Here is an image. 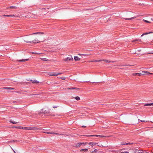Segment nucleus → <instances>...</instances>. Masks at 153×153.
<instances>
[{"label": "nucleus", "instance_id": "nucleus-15", "mask_svg": "<svg viewBox=\"0 0 153 153\" xmlns=\"http://www.w3.org/2000/svg\"><path fill=\"white\" fill-rule=\"evenodd\" d=\"M102 61H105L106 62H108V63L114 62H115V61H109V60H106V59H102Z\"/></svg>", "mask_w": 153, "mask_h": 153}, {"label": "nucleus", "instance_id": "nucleus-20", "mask_svg": "<svg viewBox=\"0 0 153 153\" xmlns=\"http://www.w3.org/2000/svg\"><path fill=\"white\" fill-rule=\"evenodd\" d=\"M136 18V17H131V18H125V19L126 20H131L132 19H133Z\"/></svg>", "mask_w": 153, "mask_h": 153}, {"label": "nucleus", "instance_id": "nucleus-37", "mask_svg": "<svg viewBox=\"0 0 153 153\" xmlns=\"http://www.w3.org/2000/svg\"><path fill=\"white\" fill-rule=\"evenodd\" d=\"M31 53H32V54H38H38H41V53H37L34 52H31Z\"/></svg>", "mask_w": 153, "mask_h": 153}, {"label": "nucleus", "instance_id": "nucleus-38", "mask_svg": "<svg viewBox=\"0 0 153 153\" xmlns=\"http://www.w3.org/2000/svg\"><path fill=\"white\" fill-rule=\"evenodd\" d=\"M119 66H134V65H118Z\"/></svg>", "mask_w": 153, "mask_h": 153}, {"label": "nucleus", "instance_id": "nucleus-59", "mask_svg": "<svg viewBox=\"0 0 153 153\" xmlns=\"http://www.w3.org/2000/svg\"><path fill=\"white\" fill-rule=\"evenodd\" d=\"M150 122H152V123H153V122H152V121H150Z\"/></svg>", "mask_w": 153, "mask_h": 153}, {"label": "nucleus", "instance_id": "nucleus-13", "mask_svg": "<svg viewBox=\"0 0 153 153\" xmlns=\"http://www.w3.org/2000/svg\"><path fill=\"white\" fill-rule=\"evenodd\" d=\"M132 75L133 76L138 75V76H140L141 75H142V74H141V73H133V74H132Z\"/></svg>", "mask_w": 153, "mask_h": 153}, {"label": "nucleus", "instance_id": "nucleus-26", "mask_svg": "<svg viewBox=\"0 0 153 153\" xmlns=\"http://www.w3.org/2000/svg\"><path fill=\"white\" fill-rule=\"evenodd\" d=\"M137 41H139L140 42H141V41L140 39H136L135 40H133V41H132V42H136Z\"/></svg>", "mask_w": 153, "mask_h": 153}, {"label": "nucleus", "instance_id": "nucleus-47", "mask_svg": "<svg viewBox=\"0 0 153 153\" xmlns=\"http://www.w3.org/2000/svg\"><path fill=\"white\" fill-rule=\"evenodd\" d=\"M13 127V128H19V126H17V127L14 126V127Z\"/></svg>", "mask_w": 153, "mask_h": 153}, {"label": "nucleus", "instance_id": "nucleus-60", "mask_svg": "<svg viewBox=\"0 0 153 153\" xmlns=\"http://www.w3.org/2000/svg\"><path fill=\"white\" fill-rule=\"evenodd\" d=\"M92 83H95V82H92Z\"/></svg>", "mask_w": 153, "mask_h": 153}, {"label": "nucleus", "instance_id": "nucleus-16", "mask_svg": "<svg viewBox=\"0 0 153 153\" xmlns=\"http://www.w3.org/2000/svg\"><path fill=\"white\" fill-rule=\"evenodd\" d=\"M30 81H31L33 83H39V82L38 81H37V80H34L33 81L32 80H30Z\"/></svg>", "mask_w": 153, "mask_h": 153}, {"label": "nucleus", "instance_id": "nucleus-34", "mask_svg": "<svg viewBox=\"0 0 153 153\" xmlns=\"http://www.w3.org/2000/svg\"><path fill=\"white\" fill-rule=\"evenodd\" d=\"M33 127H27V128H27V130H33Z\"/></svg>", "mask_w": 153, "mask_h": 153}, {"label": "nucleus", "instance_id": "nucleus-61", "mask_svg": "<svg viewBox=\"0 0 153 153\" xmlns=\"http://www.w3.org/2000/svg\"><path fill=\"white\" fill-rule=\"evenodd\" d=\"M85 82H89V81H88V82H87V81H86Z\"/></svg>", "mask_w": 153, "mask_h": 153}, {"label": "nucleus", "instance_id": "nucleus-39", "mask_svg": "<svg viewBox=\"0 0 153 153\" xmlns=\"http://www.w3.org/2000/svg\"><path fill=\"white\" fill-rule=\"evenodd\" d=\"M101 61H102V60H95L94 61L95 62H100Z\"/></svg>", "mask_w": 153, "mask_h": 153}, {"label": "nucleus", "instance_id": "nucleus-23", "mask_svg": "<svg viewBox=\"0 0 153 153\" xmlns=\"http://www.w3.org/2000/svg\"><path fill=\"white\" fill-rule=\"evenodd\" d=\"M153 33V32H149V33H143L141 36H144V35H147V34H148L149 33Z\"/></svg>", "mask_w": 153, "mask_h": 153}, {"label": "nucleus", "instance_id": "nucleus-57", "mask_svg": "<svg viewBox=\"0 0 153 153\" xmlns=\"http://www.w3.org/2000/svg\"><path fill=\"white\" fill-rule=\"evenodd\" d=\"M46 13H44V15H45V14H46Z\"/></svg>", "mask_w": 153, "mask_h": 153}, {"label": "nucleus", "instance_id": "nucleus-17", "mask_svg": "<svg viewBox=\"0 0 153 153\" xmlns=\"http://www.w3.org/2000/svg\"><path fill=\"white\" fill-rule=\"evenodd\" d=\"M68 89L69 90H73V89H76V90H79V88H68Z\"/></svg>", "mask_w": 153, "mask_h": 153}, {"label": "nucleus", "instance_id": "nucleus-25", "mask_svg": "<svg viewBox=\"0 0 153 153\" xmlns=\"http://www.w3.org/2000/svg\"><path fill=\"white\" fill-rule=\"evenodd\" d=\"M88 151V149H81L80 150V152L83 151V152H86Z\"/></svg>", "mask_w": 153, "mask_h": 153}, {"label": "nucleus", "instance_id": "nucleus-50", "mask_svg": "<svg viewBox=\"0 0 153 153\" xmlns=\"http://www.w3.org/2000/svg\"><path fill=\"white\" fill-rule=\"evenodd\" d=\"M148 121L146 120H146H143L142 122H147Z\"/></svg>", "mask_w": 153, "mask_h": 153}, {"label": "nucleus", "instance_id": "nucleus-46", "mask_svg": "<svg viewBox=\"0 0 153 153\" xmlns=\"http://www.w3.org/2000/svg\"><path fill=\"white\" fill-rule=\"evenodd\" d=\"M40 94H31V95H40Z\"/></svg>", "mask_w": 153, "mask_h": 153}, {"label": "nucleus", "instance_id": "nucleus-43", "mask_svg": "<svg viewBox=\"0 0 153 153\" xmlns=\"http://www.w3.org/2000/svg\"><path fill=\"white\" fill-rule=\"evenodd\" d=\"M97 149H94V151H93L92 152H92V153H93V152H95V153H96L97 152Z\"/></svg>", "mask_w": 153, "mask_h": 153}, {"label": "nucleus", "instance_id": "nucleus-35", "mask_svg": "<svg viewBox=\"0 0 153 153\" xmlns=\"http://www.w3.org/2000/svg\"><path fill=\"white\" fill-rule=\"evenodd\" d=\"M2 47H4V48H5L6 50H7V48H8V46H7L6 45H4V46L2 45Z\"/></svg>", "mask_w": 153, "mask_h": 153}, {"label": "nucleus", "instance_id": "nucleus-6", "mask_svg": "<svg viewBox=\"0 0 153 153\" xmlns=\"http://www.w3.org/2000/svg\"><path fill=\"white\" fill-rule=\"evenodd\" d=\"M62 74V73H59L58 74H55L53 73H49L48 74V75L51 76H57L58 75H60Z\"/></svg>", "mask_w": 153, "mask_h": 153}, {"label": "nucleus", "instance_id": "nucleus-51", "mask_svg": "<svg viewBox=\"0 0 153 153\" xmlns=\"http://www.w3.org/2000/svg\"><path fill=\"white\" fill-rule=\"evenodd\" d=\"M79 55H84V56H86L87 55L86 54H79Z\"/></svg>", "mask_w": 153, "mask_h": 153}, {"label": "nucleus", "instance_id": "nucleus-11", "mask_svg": "<svg viewBox=\"0 0 153 153\" xmlns=\"http://www.w3.org/2000/svg\"><path fill=\"white\" fill-rule=\"evenodd\" d=\"M42 132H43V131ZM43 132L47 134H60L59 133H54V132ZM60 134L62 135V134Z\"/></svg>", "mask_w": 153, "mask_h": 153}, {"label": "nucleus", "instance_id": "nucleus-28", "mask_svg": "<svg viewBox=\"0 0 153 153\" xmlns=\"http://www.w3.org/2000/svg\"><path fill=\"white\" fill-rule=\"evenodd\" d=\"M43 61H50V60H48L46 58H42L41 59Z\"/></svg>", "mask_w": 153, "mask_h": 153}, {"label": "nucleus", "instance_id": "nucleus-5", "mask_svg": "<svg viewBox=\"0 0 153 153\" xmlns=\"http://www.w3.org/2000/svg\"><path fill=\"white\" fill-rule=\"evenodd\" d=\"M27 15H26V14H21L20 15H21V16L22 17H25V18H30L31 17V16L30 15L31 14L30 13H27Z\"/></svg>", "mask_w": 153, "mask_h": 153}, {"label": "nucleus", "instance_id": "nucleus-7", "mask_svg": "<svg viewBox=\"0 0 153 153\" xmlns=\"http://www.w3.org/2000/svg\"><path fill=\"white\" fill-rule=\"evenodd\" d=\"M134 153H142L143 151L142 150H138L137 149H133Z\"/></svg>", "mask_w": 153, "mask_h": 153}, {"label": "nucleus", "instance_id": "nucleus-24", "mask_svg": "<svg viewBox=\"0 0 153 153\" xmlns=\"http://www.w3.org/2000/svg\"><path fill=\"white\" fill-rule=\"evenodd\" d=\"M145 106H153V103H147L145 104Z\"/></svg>", "mask_w": 153, "mask_h": 153}, {"label": "nucleus", "instance_id": "nucleus-41", "mask_svg": "<svg viewBox=\"0 0 153 153\" xmlns=\"http://www.w3.org/2000/svg\"><path fill=\"white\" fill-rule=\"evenodd\" d=\"M61 79L62 80H65V78L64 77H61Z\"/></svg>", "mask_w": 153, "mask_h": 153}, {"label": "nucleus", "instance_id": "nucleus-4", "mask_svg": "<svg viewBox=\"0 0 153 153\" xmlns=\"http://www.w3.org/2000/svg\"><path fill=\"white\" fill-rule=\"evenodd\" d=\"M84 136H86L87 137H93V136H96V137H108L109 136H103V135H84Z\"/></svg>", "mask_w": 153, "mask_h": 153}, {"label": "nucleus", "instance_id": "nucleus-56", "mask_svg": "<svg viewBox=\"0 0 153 153\" xmlns=\"http://www.w3.org/2000/svg\"><path fill=\"white\" fill-rule=\"evenodd\" d=\"M151 20L152 21H153V19H151Z\"/></svg>", "mask_w": 153, "mask_h": 153}, {"label": "nucleus", "instance_id": "nucleus-54", "mask_svg": "<svg viewBox=\"0 0 153 153\" xmlns=\"http://www.w3.org/2000/svg\"><path fill=\"white\" fill-rule=\"evenodd\" d=\"M52 115L53 116H54L55 115V114H53Z\"/></svg>", "mask_w": 153, "mask_h": 153}, {"label": "nucleus", "instance_id": "nucleus-58", "mask_svg": "<svg viewBox=\"0 0 153 153\" xmlns=\"http://www.w3.org/2000/svg\"><path fill=\"white\" fill-rule=\"evenodd\" d=\"M150 54H153V53H150Z\"/></svg>", "mask_w": 153, "mask_h": 153}, {"label": "nucleus", "instance_id": "nucleus-31", "mask_svg": "<svg viewBox=\"0 0 153 153\" xmlns=\"http://www.w3.org/2000/svg\"><path fill=\"white\" fill-rule=\"evenodd\" d=\"M87 142H86V143H80V144H81V146L82 145H83V146H85V145H86V144H87Z\"/></svg>", "mask_w": 153, "mask_h": 153}, {"label": "nucleus", "instance_id": "nucleus-27", "mask_svg": "<svg viewBox=\"0 0 153 153\" xmlns=\"http://www.w3.org/2000/svg\"><path fill=\"white\" fill-rule=\"evenodd\" d=\"M17 8V7L15 6H10V7H8L7 8H11V9H16Z\"/></svg>", "mask_w": 153, "mask_h": 153}, {"label": "nucleus", "instance_id": "nucleus-18", "mask_svg": "<svg viewBox=\"0 0 153 153\" xmlns=\"http://www.w3.org/2000/svg\"><path fill=\"white\" fill-rule=\"evenodd\" d=\"M74 59L75 61H79L80 60V59L79 57H78L77 56H75L74 57Z\"/></svg>", "mask_w": 153, "mask_h": 153}, {"label": "nucleus", "instance_id": "nucleus-32", "mask_svg": "<svg viewBox=\"0 0 153 153\" xmlns=\"http://www.w3.org/2000/svg\"><path fill=\"white\" fill-rule=\"evenodd\" d=\"M27 128V127L20 126V129H27V128Z\"/></svg>", "mask_w": 153, "mask_h": 153}, {"label": "nucleus", "instance_id": "nucleus-30", "mask_svg": "<svg viewBox=\"0 0 153 153\" xmlns=\"http://www.w3.org/2000/svg\"><path fill=\"white\" fill-rule=\"evenodd\" d=\"M10 122L12 123H13V124H16V123H17V122H15L14 121H13V120H10Z\"/></svg>", "mask_w": 153, "mask_h": 153}, {"label": "nucleus", "instance_id": "nucleus-3", "mask_svg": "<svg viewBox=\"0 0 153 153\" xmlns=\"http://www.w3.org/2000/svg\"><path fill=\"white\" fill-rule=\"evenodd\" d=\"M63 60L65 61H69L71 60H72V61L73 60V59L71 56L70 55H69L67 58L64 59Z\"/></svg>", "mask_w": 153, "mask_h": 153}, {"label": "nucleus", "instance_id": "nucleus-40", "mask_svg": "<svg viewBox=\"0 0 153 153\" xmlns=\"http://www.w3.org/2000/svg\"><path fill=\"white\" fill-rule=\"evenodd\" d=\"M33 130H37L38 129H39V128H36V127H33Z\"/></svg>", "mask_w": 153, "mask_h": 153}, {"label": "nucleus", "instance_id": "nucleus-9", "mask_svg": "<svg viewBox=\"0 0 153 153\" xmlns=\"http://www.w3.org/2000/svg\"><path fill=\"white\" fill-rule=\"evenodd\" d=\"M80 146H81V144H80V143H75L73 145V146L74 147H75L76 148L79 147Z\"/></svg>", "mask_w": 153, "mask_h": 153}, {"label": "nucleus", "instance_id": "nucleus-48", "mask_svg": "<svg viewBox=\"0 0 153 153\" xmlns=\"http://www.w3.org/2000/svg\"><path fill=\"white\" fill-rule=\"evenodd\" d=\"M120 153H129V152H121Z\"/></svg>", "mask_w": 153, "mask_h": 153}, {"label": "nucleus", "instance_id": "nucleus-8", "mask_svg": "<svg viewBox=\"0 0 153 153\" xmlns=\"http://www.w3.org/2000/svg\"><path fill=\"white\" fill-rule=\"evenodd\" d=\"M41 110L42 111H40V112H39L38 113V114H42V113H43V114H46V113H49V112H48V111H47L46 110L43 111V109H42Z\"/></svg>", "mask_w": 153, "mask_h": 153}, {"label": "nucleus", "instance_id": "nucleus-14", "mask_svg": "<svg viewBox=\"0 0 153 153\" xmlns=\"http://www.w3.org/2000/svg\"><path fill=\"white\" fill-rule=\"evenodd\" d=\"M123 122L125 124H128V123L129 120L128 119H125L123 120Z\"/></svg>", "mask_w": 153, "mask_h": 153}, {"label": "nucleus", "instance_id": "nucleus-19", "mask_svg": "<svg viewBox=\"0 0 153 153\" xmlns=\"http://www.w3.org/2000/svg\"><path fill=\"white\" fill-rule=\"evenodd\" d=\"M88 144L89 145L91 146H93L94 145H96L97 144V143H94L93 142H90L88 143Z\"/></svg>", "mask_w": 153, "mask_h": 153}, {"label": "nucleus", "instance_id": "nucleus-49", "mask_svg": "<svg viewBox=\"0 0 153 153\" xmlns=\"http://www.w3.org/2000/svg\"><path fill=\"white\" fill-rule=\"evenodd\" d=\"M57 106H53V108H57Z\"/></svg>", "mask_w": 153, "mask_h": 153}, {"label": "nucleus", "instance_id": "nucleus-22", "mask_svg": "<svg viewBox=\"0 0 153 153\" xmlns=\"http://www.w3.org/2000/svg\"><path fill=\"white\" fill-rule=\"evenodd\" d=\"M44 33L43 32H37V33H32V34H44Z\"/></svg>", "mask_w": 153, "mask_h": 153}, {"label": "nucleus", "instance_id": "nucleus-1", "mask_svg": "<svg viewBox=\"0 0 153 153\" xmlns=\"http://www.w3.org/2000/svg\"><path fill=\"white\" fill-rule=\"evenodd\" d=\"M21 40L22 42H24L27 43H31L33 42L34 43H36L40 42V41L38 40H36L33 41L32 40V36H21Z\"/></svg>", "mask_w": 153, "mask_h": 153}, {"label": "nucleus", "instance_id": "nucleus-2", "mask_svg": "<svg viewBox=\"0 0 153 153\" xmlns=\"http://www.w3.org/2000/svg\"><path fill=\"white\" fill-rule=\"evenodd\" d=\"M143 120L138 119V117H136L133 120V123L137 124L139 123L142 122Z\"/></svg>", "mask_w": 153, "mask_h": 153}, {"label": "nucleus", "instance_id": "nucleus-36", "mask_svg": "<svg viewBox=\"0 0 153 153\" xmlns=\"http://www.w3.org/2000/svg\"><path fill=\"white\" fill-rule=\"evenodd\" d=\"M143 21L144 22H146V23H151V22H149L148 21H147V20H145V19H143Z\"/></svg>", "mask_w": 153, "mask_h": 153}, {"label": "nucleus", "instance_id": "nucleus-33", "mask_svg": "<svg viewBox=\"0 0 153 153\" xmlns=\"http://www.w3.org/2000/svg\"><path fill=\"white\" fill-rule=\"evenodd\" d=\"M75 98L77 100H80L79 97L78 96L75 97Z\"/></svg>", "mask_w": 153, "mask_h": 153}, {"label": "nucleus", "instance_id": "nucleus-45", "mask_svg": "<svg viewBox=\"0 0 153 153\" xmlns=\"http://www.w3.org/2000/svg\"><path fill=\"white\" fill-rule=\"evenodd\" d=\"M20 94H25V93H24L22 91H20Z\"/></svg>", "mask_w": 153, "mask_h": 153}, {"label": "nucleus", "instance_id": "nucleus-42", "mask_svg": "<svg viewBox=\"0 0 153 153\" xmlns=\"http://www.w3.org/2000/svg\"><path fill=\"white\" fill-rule=\"evenodd\" d=\"M3 16L6 17H10L9 15H3Z\"/></svg>", "mask_w": 153, "mask_h": 153}, {"label": "nucleus", "instance_id": "nucleus-44", "mask_svg": "<svg viewBox=\"0 0 153 153\" xmlns=\"http://www.w3.org/2000/svg\"><path fill=\"white\" fill-rule=\"evenodd\" d=\"M10 17H14L15 16L14 15H9Z\"/></svg>", "mask_w": 153, "mask_h": 153}, {"label": "nucleus", "instance_id": "nucleus-52", "mask_svg": "<svg viewBox=\"0 0 153 153\" xmlns=\"http://www.w3.org/2000/svg\"><path fill=\"white\" fill-rule=\"evenodd\" d=\"M82 127H83V128H85L86 127V126H82Z\"/></svg>", "mask_w": 153, "mask_h": 153}, {"label": "nucleus", "instance_id": "nucleus-12", "mask_svg": "<svg viewBox=\"0 0 153 153\" xmlns=\"http://www.w3.org/2000/svg\"><path fill=\"white\" fill-rule=\"evenodd\" d=\"M1 89H6L7 90H13L14 89V88H13L11 87H4L1 88Z\"/></svg>", "mask_w": 153, "mask_h": 153}, {"label": "nucleus", "instance_id": "nucleus-55", "mask_svg": "<svg viewBox=\"0 0 153 153\" xmlns=\"http://www.w3.org/2000/svg\"><path fill=\"white\" fill-rule=\"evenodd\" d=\"M15 140H13V142H15Z\"/></svg>", "mask_w": 153, "mask_h": 153}, {"label": "nucleus", "instance_id": "nucleus-10", "mask_svg": "<svg viewBox=\"0 0 153 153\" xmlns=\"http://www.w3.org/2000/svg\"><path fill=\"white\" fill-rule=\"evenodd\" d=\"M147 73V74H153L152 73H149V72H148V71H143L142 72V73H141V74H142V75H145V73Z\"/></svg>", "mask_w": 153, "mask_h": 153}, {"label": "nucleus", "instance_id": "nucleus-29", "mask_svg": "<svg viewBox=\"0 0 153 153\" xmlns=\"http://www.w3.org/2000/svg\"><path fill=\"white\" fill-rule=\"evenodd\" d=\"M129 144H130L129 143H124V142H122L121 143V144L122 145H128Z\"/></svg>", "mask_w": 153, "mask_h": 153}, {"label": "nucleus", "instance_id": "nucleus-53", "mask_svg": "<svg viewBox=\"0 0 153 153\" xmlns=\"http://www.w3.org/2000/svg\"><path fill=\"white\" fill-rule=\"evenodd\" d=\"M139 5H143V4H139Z\"/></svg>", "mask_w": 153, "mask_h": 153}, {"label": "nucleus", "instance_id": "nucleus-21", "mask_svg": "<svg viewBox=\"0 0 153 153\" xmlns=\"http://www.w3.org/2000/svg\"><path fill=\"white\" fill-rule=\"evenodd\" d=\"M29 60L28 59H20V62H25L26 61H28Z\"/></svg>", "mask_w": 153, "mask_h": 153}]
</instances>
